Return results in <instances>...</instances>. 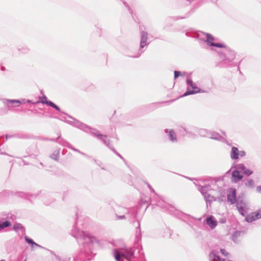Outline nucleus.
<instances>
[{
    "label": "nucleus",
    "mask_w": 261,
    "mask_h": 261,
    "mask_svg": "<svg viewBox=\"0 0 261 261\" xmlns=\"http://www.w3.org/2000/svg\"><path fill=\"white\" fill-rule=\"evenodd\" d=\"M55 142L61 145L66 147L68 148H69V147H71V145L68 142L61 138L60 135L56 139Z\"/></svg>",
    "instance_id": "18"
},
{
    "label": "nucleus",
    "mask_w": 261,
    "mask_h": 261,
    "mask_svg": "<svg viewBox=\"0 0 261 261\" xmlns=\"http://www.w3.org/2000/svg\"><path fill=\"white\" fill-rule=\"evenodd\" d=\"M70 118L72 119V120H67V123L75 127L81 129V130L86 133H90L93 137H96L98 139L101 140L103 144L108 146L112 150H113V151L116 154H117L121 159H123V157L119 153H118L113 147L111 146L110 140L107 139V136L99 134L97 129L92 128L86 124L82 123L81 122L71 117H70Z\"/></svg>",
    "instance_id": "1"
},
{
    "label": "nucleus",
    "mask_w": 261,
    "mask_h": 261,
    "mask_svg": "<svg viewBox=\"0 0 261 261\" xmlns=\"http://www.w3.org/2000/svg\"><path fill=\"white\" fill-rule=\"evenodd\" d=\"M101 169H102V170H105V169L103 167H102V168H101Z\"/></svg>",
    "instance_id": "59"
},
{
    "label": "nucleus",
    "mask_w": 261,
    "mask_h": 261,
    "mask_svg": "<svg viewBox=\"0 0 261 261\" xmlns=\"http://www.w3.org/2000/svg\"><path fill=\"white\" fill-rule=\"evenodd\" d=\"M243 178V175L239 170L236 169L231 173V180L234 182H237L241 180Z\"/></svg>",
    "instance_id": "13"
},
{
    "label": "nucleus",
    "mask_w": 261,
    "mask_h": 261,
    "mask_svg": "<svg viewBox=\"0 0 261 261\" xmlns=\"http://www.w3.org/2000/svg\"><path fill=\"white\" fill-rule=\"evenodd\" d=\"M188 86L191 87L192 90L187 88L186 91L181 96V97L187 96L189 95L194 94L198 93H208L209 90H203L198 87L196 85L193 83L192 79L188 78L186 81Z\"/></svg>",
    "instance_id": "4"
},
{
    "label": "nucleus",
    "mask_w": 261,
    "mask_h": 261,
    "mask_svg": "<svg viewBox=\"0 0 261 261\" xmlns=\"http://www.w3.org/2000/svg\"><path fill=\"white\" fill-rule=\"evenodd\" d=\"M256 191L258 193H261V186H258L256 187Z\"/></svg>",
    "instance_id": "47"
},
{
    "label": "nucleus",
    "mask_w": 261,
    "mask_h": 261,
    "mask_svg": "<svg viewBox=\"0 0 261 261\" xmlns=\"http://www.w3.org/2000/svg\"><path fill=\"white\" fill-rule=\"evenodd\" d=\"M211 46L216 47L218 48H227L224 44L221 43H212Z\"/></svg>",
    "instance_id": "35"
},
{
    "label": "nucleus",
    "mask_w": 261,
    "mask_h": 261,
    "mask_svg": "<svg viewBox=\"0 0 261 261\" xmlns=\"http://www.w3.org/2000/svg\"><path fill=\"white\" fill-rule=\"evenodd\" d=\"M234 168L240 170V171L243 173L247 176H249L252 175L253 171L248 168H247L243 163L237 164L235 165Z\"/></svg>",
    "instance_id": "8"
},
{
    "label": "nucleus",
    "mask_w": 261,
    "mask_h": 261,
    "mask_svg": "<svg viewBox=\"0 0 261 261\" xmlns=\"http://www.w3.org/2000/svg\"><path fill=\"white\" fill-rule=\"evenodd\" d=\"M204 200L206 201V205L208 206V204L211 205V203L212 201L216 200L215 197L213 196H211L210 194L207 193L204 197Z\"/></svg>",
    "instance_id": "25"
},
{
    "label": "nucleus",
    "mask_w": 261,
    "mask_h": 261,
    "mask_svg": "<svg viewBox=\"0 0 261 261\" xmlns=\"http://www.w3.org/2000/svg\"><path fill=\"white\" fill-rule=\"evenodd\" d=\"M181 75H184V74H182L180 71H177V70L174 71V79H176L177 77H178L179 76H181Z\"/></svg>",
    "instance_id": "39"
},
{
    "label": "nucleus",
    "mask_w": 261,
    "mask_h": 261,
    "mask_svg": "<svg viewBox=\"0 0 261 261\" xmlns=\"http://www.w3.org/2000/svg\"><path fill=\"white\" fill-rule=\"evenodd\" d=\"M230 156L233 160H237L239 159V150L237 147L234 146L231 147Z\"/></svg>",
    "instance_id": "17"
},
{
    "label": "nucleus",
    "mask_w": 261,
    "mask_h": 261,
    "mask_svg": "<svg viewBox=\"0 0 261 261\" xmlns=\"http://www.w3.org/2000/svg\"><path fill=\"white\" fill-rule=\"evenodd\" d=\"M207 187V186H198V190L200 192V193L202 194V195L204 197L208 193L206 191V188Z\"/></svg>",
    "instance_id": "31"
},
{
    "label": "nucleus",
    "mask_w": 261,
    "mask_h": 261,
    "mask_svg": "<svg viewBox=\"0 0 261 261\" xmlns=\"http://www.w3.org/2000/svg\"><path fill=\"white\" fill-rule=\"evenodd\" d=\"M114 256L117 261L125 258L127 261H131L130 259L134 258V250L133 248L121 249L120 250L114 249L113 250Z\"/></svg>",
    "instance_id": "3"
},
{
    "label": "nucleus",
    "mask_w": 261,
    "mask_h": 261,
    "mask_svg": "<svg viewBox=\"0 0 261 261\" xmlns=\"http://www.w3.org/2000/svg\"><path fill=\"white\" fill-rule=\"evenodd\" d=\"M15 135H11V136H9V135H6L5 136V137H6V139H8V138H12L13 137H14Z\"/></svg>",
    "instance_id": "49"
},
{
    "label": "nucleus",
    "mask_w": 261,
    "mask_h": 261,
    "mask_svg": "<svg viewBox=\"0 0 261 261\" xmlns=\"http://www.w3.org/2000/svg\"><path fill=\"white\" fill-rule=\"evenodd\" d=\"M119 211L118 213L122 214H126L127 215L126 217L130 219H134L137 215V211L135 208L132 207L129 208H126L124 207H119Z\"/></svg>",
    "instance_id": "7"
},
{
    "label": "nucleus",
    "mask_w": 261,
    "mask_h": 261,
    "mask_svg": "<svg viewBox=\"0 0 261 261\" xmlns=\"http://www.w3.org/2000/svg\"><path fill=\"white\" fill-rule=\"evenodd\" d=\"M11 225V223L8 220H6L4 222H2L0 220V231L4 229L5 228L10 226Z\"/></svg>",
    "instance_id": "28"
},
{
    "label": "nucleus",
    "mask_w": 261,
    "mask_h": 261,
    "mask_svg": "<svg viewBox=\"0 0 261 261\" xmlns=\"http://www.w3.org/2000/svg\"><path fill=\"white\" fill-rule=\"evenodd\" d=\"M72 235L77 239L79 245H82L85 251L91 250L93 244L97 242V239L87 234L85 231L74 227L72 231Z\"/></svg>",
    "instance_id": "2"
},
{
    "label": "nucleus",
    "mask_w": 261,
    "mask_h": 261,
    "mask_svg": "<svg viewBox=\"0 0 261 261\" xmlns=\"http://www.w3.org/2000/svg\"><path fill=\"white\" fill-rule=\"evenodd\" d=\"M147 38V32L142 31L141 33V40L139 50L136 55L130 56V57L134 58H138L144 52V50H143V49L149 44L146 42Z\"/></svg>",
    "instance_id": "6"
},
{
    "label": "nucleus",
    "mask_w": 261,
    "mask_h": 261,
    "mask_svg": "<svg viewBox=\"0 0 261 261\" xmlns=\"http://www.w3.org/2000/svg\"><path fill=\"white\" fill-rule=\"evenodd\" d=\"M219 54L222 60L221 63L223 64H227L230 63L236 57L234 51L229 48H226L223 52H221Z\"/></svg>",
    "instance_id": "5"
},
{
    "label": "nucleus",
    "mask_w": 261,
    "mask_h": 261,
    "mask_svg": "<svg viewBox=\"0 0 261 261\" xmlns=\"http://www.w3.org/2000/svg\"><path fill=\"white\" fill-rule=\"evenodd\" d=\"M46 105L49 107H52L55 109L56 110L60 112L61 111L60 108L57 105L54 103L53 101H48L46 102Z\"/></svg>",
    "instance_id": "32"
},
{
    "label": "nucleus",
    "mask_w": 261,
    "mask_h": 261,
    "mask_svg": "<svg viewBox=\"0 0 261 261\" xmlns=\"http://www.w3.org/2000/svg\"><path fill=\"white\" fill-rule=\"evenodd\" d=\"M220 252L225 256H228L229 253L224 249H221Z\"/></svg>",
    "instance_id": "41"
},
{
    "label": "nucleus",
    "mask_w": 261,
    "mask_h": 261,
    "mask_svg": "<svg viewBox=\"0 0 261 261\" xmlns=\"http://www.w3.org/2000/svg\"><path fill=\"white\" fill-rule=\"evenodd\" d=\"M246 152L244 150H239V157H244L246 155Z\"/></svg>",
    "instance_id": "43"
},
{
    "label": "nucleus",
    "mask_w": 261,
    "mask_h": 261,
    "mask_svg": "<svg viewBox=\"0 0 261 261\" xmlns=\"http://www.w3.org/2000/svg\"><path fill=\"white\" fill-rule=\"evenodd\" d=\"M13 229L16 231H17L19 229L23 230V231L25 230L24 227L22 225V224L18 223H16L13 225Z\"/></svg>",
    "instance_id": "33"
},
{
    "label": "nucleus",
    "mask_w": 261,
    "mask_h": 261,
    "mask_svg": "<svg viewBox=\"0 0 261 261\" xmlns=\"http://www.w3.org/2000/svg\"><path fill=\"white\" fill-rule=\"evenodd\" d=\"M26 102L27 103H32L33 104V103L34 102H33L32 100H30V99H28L27 101H26Z\"/></svg>",
    "instance_id": "51"
},
{
    "label": "nucleus",
    "mask_w": 261,
    "mask_h": 261,
    "mask_svg": "<svg viewBox=\"0 0 261 261\" xmlns=\"http://www.w3.org/2000/svg\"><path fill=\"white\" fill-rule=\"evenodd\" d=\"M137 222L138 224V226L137 227L136 233L137 236L139 237L141 233L140 223L139 220H137Z\"/></svg>",
    "instance_id": "38"
},
{
    "label": "nucleus",
    "mask_w": 261,
    "mask_h": 261,
    "mask_svg": "<svg viewBox=\"0 0 261 261\" xmlns=\"http://www.w3.org/2000/svg\"><path fill=\"white\" fill-rule=\"evenodd\" d=\"M26 101L25 99H22L20 100V101L21 102V104L25 103L26 102Z\"/></svg>",
    "instance_id": "50"
},
{
    "label": "nucleus",
    "mask_w": 261,
    "mask_h": 261,
    "mask_svg": "<svg viewBox=\"0 0 261 261\" xmlns=\"http://www.w3.org/2000/svg\"><path fill=\"white\" fill-rule=\"evenodd\" d=\"M60 150H55L50 155V158L55 161H58L59 157Z\"/></svg>",
    "instance_id": "29"
},
{
    "label": "nucleus",
    "mask_w": 261,
    "mask_h": 261,
    "mask_svg": "<svg viewBox=\"0 0 261 261\" xmlns=\"http://www.w3.org/2000/svg\"><path fill=\"white\" fill-rule=\"evenodd\" d=\"M123 4L125 6V7H126L128 8V10L129 12V13L130 14H132V9L129 8V7L128 5V4L126 2H123Z\"/></svg>",
    "instance_id": "44"
},
{
    "label": "nucleus",
    "mask_w": 261,
    "mask_h": 261,
    "mask_svg": "<svg viewBox=\"0 0 261 261\" xmlns=\"http://www.w3.org/2000/svg\"><path fill=\"white\" fill-rule=\"evenodd\" d=\"M243 234H244V231H243L237 230L234 231L232 234V240L235 243H238L239 242V240L238 239Z\"/></svg>",
    "instance_id": "21"
},
{
    "label": "nucleus",
    "mask_w": 261,
    "mask_h": 261,
    "mask_svg": "<svg viewBox=\"0 0 261 261\" xmlns=\"http://www.w3.org/2000/svg\"><path fill=\"white\" fill-rule=\"evenodd\" d=\"M165 132L167 134L170 141L173 143L177 142L176 135L173 129H166Z\"/></svg>",
    "instance_id": "16"
},
{
    "label": "nucleus",
    "mask_w": 261,
    "mask_h": 261,
    "mask_svg": "<svg viewBox=\"0 0 261 261\" xmlns=\"http://www.w3.org/2000/svg\"><path fill=\"white\" fill-rule=\"evenodd\" d=\"M24 240H25V241L27 243H28L29 244H30V245H31L32 246V247H33L34 246H35L38 247L40 248L45 249L44 247H43L41 246V245L37 244L32 239L29 238L27 236H25L24 237Z\"/></svg>",
    "instance_id": "22"
},
{
    "label": "nucleus",
    "mask_w": 261,
    "mask_h": 261,
    "mask_svg": "<svg viewBox=\"0 0 261 261\" xmlns=\"http://www.w3.org/2000/svg\"><path fill=\"white\" fill-rule=\"evenodd\" d=\"M224 222H225V221H223V220H222V221H221L222 223H224Z\"/></svg>",
    "instance_id": "58"
},
{
    "label": "nucleus",
    "mask_w": 261,
    "mask_h": 261,
    "mask_svg": "<svg viewBox=\"0 0 261 261\" xmlns=\"http://www.w3.org/2000/svg\"><path fill=\"white\" fill-rule=\"evenodd\" d=\"M26 260H24V261H25Z\"/></svg>",
    "instance_id": "61"
},
{
    "label": "nucleus",
    "mask_w": 261,
    "mask_h": 261,
    "mask_svg": "<svg viewBox=\"0 0 261 261\" xmlns=\"http://www.w3.org/2000/svg\"><path fill=\"white\" fill-rule=\"evenodd\" d=\"M29 51V49L28 48H24L21 50V52H22L23 53H25V54L28 53Z\"/></svg>",
    "instance_id": "45"
},
{
    "label": "nucleus",
    "mask_w": 261,
    "mask_h": 261,
    "mask_svg": "<svg viewBox=\"0 0 261 261\" xmlns=\"http://www.w3.org/2000/svg\"><path fill=\"white\" fill-rule=\"evenodd\" d=\"M2 101L4 104L8 108L10 107H18L21 105L19 99H3Z\"/></svg>",
    "instance_id": "10"
},
{
    "label": "nucleus",
    "mask_w": 261,
    "mask_h": 261,
    "mask_svg": "<svg viewBox=\"0 0 261 261\" xmlns=\"http://www.w3.org/2000/svg\"><path fill=\"white\" fill-rule=\"evenodd\" d=\"M126 214H123L122 215H118L117 214H116L117 219V220H123L125 219L126 218V216L125 215Z\"/></svg>",
    "instance_id": "40"
},
{
    "label": "nucleus",
    "mask_w": 261,
    "mask_h": 261,
    "mask_svg": "<svg viewBox=\"0 0 261 261\" xmlns=\"http://www.w3.org/2000/svg\"><path fill=\"white\" fill-rule=\"evenodd\" d=\"M245 186L249 188H253L254 187V182L252 179L247 178L244 182Z\"/></svg>",
    "instance_id": "26"
},
{
    "label": "nucleus",
    "mask_w": 261,
    "mask_h": 261,
    "mask_svg": "<svg viewBox=\"0 0 261 261\" xmlns=\"http://www.w3.org/2000/svg\"><path fill=\"white\" fill-rule=\"evenodd\" d=\"M208 130L205 129H199L198 134L200 136L207 137Z\"/></svg>",
    "instance_id": "34"
},
{
    "label": "nucleus",
    "mask_w": 261,
    "mask_h": 261,
    "mask_svg": "<svg viewBox=\"0 0 261 261\" xmlns=\"http://www.w3.org/2000/svg\"><path fill=\"white\" fill-rule=\"evenodd\" d=\"M206 36V39L204 40V42H206L207 45L211 46V44L213 43V42L214 40V37L208 33L204 34Z\"/></svg>",
    "instance_id": "24"
},
{
    "label": "nucleus",
    "mask_w": 261,
    "mask_h": 261,
    "mask_svg": "<svg viewBox=\"0 0 261 261\" xmlns=\"http://www.w3.org/2000/svg\"><path fill=\"white\" fill-rule=\"evenodd\" d=\"M0 261H6L5 260H4V259H2Z\"/></svg>",
    "instance_id": "60"
},
{
    "label": "nucleus",
    "mask_w": 261,
    "mask_h": 261,
    "mask_svg": "<svg viewBox=\"0 0 261 261\" xmlns=\"http://www.w3.org/2000/svg\"><path fill=\"white\" fill-rule=\"evenodd\" d=\"M2 70H5V67H3L2 68Z\"/></svg>",
    "instance_id": "56"
},
{
    "label": "nucleus",
    "mask_w": 261,
    "mask_h": 261,
    "mask_svg": "<svg viewBox=\"0 0 261 261\" xmlns=\"http://www.w3.org/2000/svg\"><path fill=\"white\" fill-rule=\"evenodd\" d=\"M230 192L227 195V201L233 204L237 202V191L235 188H230Z\"/></svg>",
    "instance_id": "12"
},
{
    "label": "nucleus",
    "mask_w": 261,
    "mask_h": 261,
    "mask_svg": "<svg viewBox=\"0 0 261 261\" xmlns=\"http://www.w3.org/2000/svg\"><path fill=\"white\" fill-rule=\"evenodd\" d=\"M207 137L217 140H221L222 139V137L218 133L214 131H209Z\"/></svg>",
    "instance_id": "20"
},
{
    "label": "nucleus",
    "mask_w": 261,
    "mask_h": 261,
    "mask_svg": "<svg viewBox=\"0 0 261 261\" xmlns=\"http://www.w3.org/2000/svg\"><path fill=\"white\" fill-rule=\"evenodd\" d=\"M236 206L238 205V204H239V205L242 206H246L245 202L242 199H240L239 198H238L237 200V202H236Z\"/></svg>",
    "instance_id": "37"
},
{
    "label": "nucleus",
    "mask_w": 261,
    "mask_h": 261,
    "mask_svg": "<svg viewBox=\"0 0 261 261\" xmlns=\"http://www.w3.org/2000/svg\"><path fill=\"white\" fill-rule=\"evenodd\" d=\"M49 198L50 196L46 194H44L41 197V200H42L44 204L46 205H49L54 201L53 199H51V200H49Z\"/></svg>",
    "instance_id": "23"
},
{
    "label": "nucleus",
    "mask_w": 261,
    "mask_h": 261,
    "mask_svg": "<svg viewBox=\"0 0 261 261\" xmlns=\"http://www.w3.org/2000/svg\"><path fill=\"white\" fill-rule=\"evenodd\" d=\"M80 154L83 155H84V156H85L87 158H88V159L90 158V156L89 155H87V154H86V153H84L83 152L81 151Z\"/></svg>",
    "instance_id": "48"
},
{
    "label": "nucleus",
    "mask_w": 261,
    "mask_h": 261,
    "mask_svg": "<svg viewBox=\"0 0 261 261\" xmlns=\"http://www.w3.org/2000/svg\"><path fill=\"white\" fill-rule=\"evenodd\" d=\"M194 12V10H191L190 11H189L187 14L186 16L185 17H181V19L186 18L188 17H189L193 12Z\"/></svg>",
    "instance_id": "42"
},
{
    "label": "nucleus",
    "mask_w": 261,
    "mask_h": 261,
    "mask_svg": "<svg viewBox=\"0 0 261 261\" xmlns=\"http://www.w3.org/2000/svg\"><path fill=\"white\" fill-rule=\"evenodd\" d=\"M260 218H261V208L252 213L250 215L246 217L245 220L248 222H252Z\"/></svg>",
    "instance_id": "11"
},
{
    "label": "nucleus",
    "mask_w": 261,
    "mask_h": 261,
    "mask_svg": "<svg viewBox=\"0 0 261 261\" xmlns=\"http://www.w3.org/2000/svg\"><path fill=\"white\" fill-rule=\"evenodd\" d=\"M150 191H151V192H152V193H154V194H156V193H155V191H154V189H153L152 188H151V189H150Z\"/></svg>",
    "instance_id": "54"
},
{
    "label": "nucleus",
    "mask_w": 261,
    "mask_h": 261,
    "mask_svg": "<svg viewBox=\"0 0 261 261\" xmlns=\"http://www.w3.org/2000/svg\"><path fill=\"white\" fill-rule=\"evenodd\" d=\"M224 222H225V221H223V220H222V221H221L222 223H224Z\"/></svg>",
    "instance_id": "57"
},
{
    "label": "nucleus",
    "mask_w": 261,
    "mask_h": 261,
    "mask_svg": "<svg viewBox=\"0 0 261 261\" xmlns=\"http://www.w3.org/2000/svg\"><path fill=\"white\" fill-rule=\"evenodd\" d=\"M222 259L216 251H212L209 254L210 261H221Z\"/></svg>",
    "instance_id": "19"
},
{
    "label": "nucleus",
    "mask_w": 261,
    "mask_h": 261,
    "mask_svg": "<svg viewBox=\"0 0 261 261\" xmlns=\"http://www.w3.org/2000/svg\"><path fill=\"white\" fill-rule=\"evenodd\" d=\"M39 98L40 100L34 102L33 105L38 104L39 103L46 105L47 102L51 101L50 100H47V97L45 95H43L42 97H39Z\"/></svg>",
    "instance_id": "27"
},
{
    "label": "nucleus",
    "mask_w": 261,
    "mask_h": 261,
    "mask_svg": "<svg viewBox=\"0 0 261 261\" xmlns=\"http://www.w3.org/2000/svg\"><path fill=\"white\" fill-rule=\"evenodd\" d=\"M46 140H49V141H54L55 142V140L56 139H45Z\"/></svg>",
    "instance_id": "53"
},
{
    "label": "nucleus",
    "mask_w": 261,
    "mask_h": 261,
    "mask_svg": "<svg viewBox=\"0 0 261 261\" xmlns=\"http://www.w3.org/2000/svg\"><path fill=\"white\" fill-rule=\"evenodd\" d=\"M156 205L165 209V211H168L170 214L172 215L173 214L174 207L172 206L171 205L167 203L162 204L160 201H158V203H156Z\"/></svg>",
    "instance_id": "15"
},
{
    "label": "nucleus",
    "mask_w": 261,
    "mask_h": 261,
    "mask_svg": "<svg viewBox=\"0 0 261 261\" xmlns=\"http://www.w3.org/2000/svg\"><path fill=\"white\" fill-rule=\"evenodd\" d=\"M41 192L38 193L37 194H29L27 193H24L22 192H17L15 193V195L17 197H22L25 199H27L30 201L32 200V199L36 198L37 196H38Z\"/></svg>",
    "instance_id": "9"
},
{
    "label": "nucleus",
    "mask_w": 261,
    "mask_h": 261,
    "mask_svg": "<svg viewBox=\"0 0 261 261\" xmlns=\"http://www.w3.org/2000/svg\"><path fill=\"white\" fill-rule=\"evenodd\" d=\"M245 206H242L240 205L239 204H238V205H237V208L238 210L239 211L240 214L243 216H245V214L246 213V211L245 209Z\"/></svg>",
    "instance_id": "30"
},
{
    "label": "nucleus",
    "mask_w": 261,
    "mask_h": 261,
    "mask_svg": "<svg viewBox=\"0 0 261 261\" xmlns=\"http://www.w3.org/2000/svg\"><path fill=\"white\" fill-rule=\"evenodd\" d=\"M69 149H72V150H73V151H75V152H78V153H80V152H81V151H80V150H79V149H76V148H75L73 147L72 145H71V147H69Z\"/></svg>",
    "instance_id": "46"
},
{
    "label": "nucleus",
    "mask_w": 261,
    "mask_h": 261,
    "mask_svg": "<svg viewBox=\"0 0 261 261\" xmlns=\"http://www.w3.org/2000/svg\"><path fill=\"white\" fill-rule=\"evenodd\" d=\"M205 222L212 229H214L217 225V221L212 215L209 216L206 218Z\"/></svg>",
    "instance_id": "14"
},
{
    "label": "nucleus",
    "mask_w": 261,
    "mask_h": 261,
    "mask_svg": "<svg viewBox=\"0 0 261 261\" xmlns=\"http://www.w3.org/2000/svg\"><path fill=\"white\" fill-rule=\"evenodd\" d=\"M179 132L181 136H185L187 134V129L183 127H180L179 128Z\"/></svg>",
    "instance_id": "36"
},
{
    "label": "nucleus",
    "mask_w": 261,
    "mask_h": 261,
    "mask_svg": "<svg viewBox=\"0 0 261 261\" xmlns=\"http://www.w3.org/2000/svg\"><path fill=\"white\" fill-rule=\"evenodd\" d=\"M45 249H46V250H47V251H48L49 252H50L51 254H54V255H55V253H54L53 251H51V250H49V249H46V248H45Z\"/></svg>",
    "instance_id": "52"
},
{
    "label": "nucleus",
    "mask_w": 261,
    "mask_h": 261,
    "mask_svg": "<svg viewBox=\"0 0 261 261\" xmlns=\"http://www.w3.org/2000/svg\"><path fill=\"white\" fill-rule=\"evenodd\" d=\"M147 186L149 188V189H151V188H152L151 186L148 183H147Z\"/></svg>",
    "instance_id": "55"
}]
</instances>
